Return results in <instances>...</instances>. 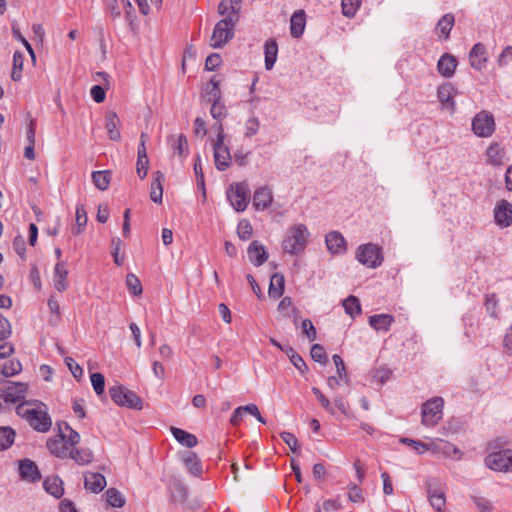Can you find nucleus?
<instances>
[{"label": "nucleus", "mask_w": 512, "mask_h": 512, "mask_svg": "<svg viewBox=\"0 0 512 512\" xmlns=\"http://www.w3.org/2000/svg\"><path fill=\"white\" fill-rule=\"evenodd\" d=\"M394 317L390 314H375L368 318L369 325L376 331H389Z\"/></svg>", "instance_id": "bb28decb"}, {"label": "nucleus", "mask_w": 512, "mask_h": 512, "mask_svg": "<svg viewBox=\"0 0 512 512\" xmlns=\"http://www.w3.org/2000/svg\"><path fill=\"white\" fill-rule=\"evenodd\" d=\"M213 152L216 169L218 171H225L228 169L232 161L228 145H226L225 142L213 143Z\"/></svg>", "instance_id": "f8f14e48"}, {"label": "nucleus", "mask_w": 512, "mask_h": 512, "mask_svg": "<svg viewBox=\"0 0 512 512\" xmlns=\"http://www.w3.org/2000/svg\"><path fill=\"white\" fill-rule=\"evenodd\" d=\"M0 391L4 393L5 403H16L24 400L28 385L23 382L4 381Z\"/></svg>", "instance_id": "9d476101"}, {"label": "nucleus", "mask_w": 512, "mask_h": 512, "mask_svg": "<svg viewBox=\"0 0 512 512\" xmlns=\"http://www.w3.org/2000/svg\"><path fill=\"white\" fill-rule=\"evenodd\" d=\"M311 390L322 407L329 413L334 414V408L331 406L329 399L322 393V391L317 387H312Z\"/></svg>", "instance_id": "6e6d98bb"}, {"label": "nucleus", "mask_w": 512, "mask_h": 512, "mask_svg": "<svg viewBox=\"0 0 512 512\" xmlns=\"http://www.w3.org/2000/svg\"><path fill=\"white\" fill-rule=\"evenodd\" d=\"M273 201L272 190L268 186L258 188L253 195V206L258 211L267 209Z\"/></svg>", "instance_id": "6ab92c4d"}, {"label": "nucleus", "mask_w": 512, "mask_h": 512, "mask_svg": "<svg viewBox=\"0 0 512 512\" xmlns=\"http://www.w3.org/2000/svg\"><path fill=\"white\" fill-rule=\"evenodd\" d=\"M356 259L368 268H377L384 260L381 248L373 243L360 245L356 251Z\"/></svg>", "instance_id": "423d86ee"}, {"label": "nucleus", "mask_w": 512, "mask_h": 512, "mask_svg": "<svg viewBox=\"0 0 512 512\" xmlns=\"http://www.w3.org/2000/svg\"><path fill=\"white\" fill-rule=\"evenodd\" d=\"M65 364L69 368V370H70L71 374L74 376V378H76L77 380L82 378L83 369L72 357H66Z\"/></svg>", "instance_id": "bf43d9fd"}, {"label": "nucleus", "mask_w": 512, "mask_h": 512, "mask_svg": "<svg viewBox=\"0 0 512 512\" xmlns=\"http://www.w3.org/2000/svg\"><path fill=\"white\" fill-rule=\"evenodd\" d=\"M237 22L238 20L229 16L218 21L210 38V46L217 49L227 44L234 37Z\"/></svg>", "instance_id": "7ed1b4c3"}, {"label": "nucleus", "mask_w": 512, "mask_h": 512, "mask_svg": "<svg viewBox=\"0 0 512 512\" xmlns=\"http://www.w3.org/2000/svg\"><path fill=\"white\" fill-rule=\"evenodd\" d=\"M260 128V121L257 117H250L245 122V131L244 135L247 138H251L252 136L256 135Z\"/></svg>", "instance_id": "8fccbe9b"}, {"label": "nucleus", "mask_w": 512, "mask_h": 512, "mask_svg": "<svg viewBox=\"0 0 512 512\" xmlns=\"http://www.w3.org/2000/svg\"><path fill=\"white\" fill-rule=\"evenodd\" d=\"M67 458L74 460L78 465H88L93 461L94 455L89 448L69 449Z\"/></svg>", "instance_id": "c85d7f7f"}, {"label": "nucleus", "mask_w": 512, "mask_h": 512, "mask_svg": "<svg viewBox=\"0 0 512 512\" xmlns=\"http://www.w3.org/2000/svg\"><path fill=\"white\" fill-rule=\"evenodd\" d=\"M302 329L309 341L312 342L316 339V335H317L316 328L310 319L303 320Z\"/></svg>", "instance_id": "e2e57ef3"}, {"label": "nucleus", "mask_w": 512, "mask_h": 512, "mask_svg": "<svg viewBox=\"0 0 512 512\" xmlns=\"http://www.w3.org/2000/svg\"><path fill=\"white\" fill-rule=\"evenodd\" d=\"M253 229L250 222L246 219L241 220L237 226V234L241 240H249L252 236Z\"/></svg>", "instance_id": "09e8293b"}, {"label": "nucleus", "mask_w": 512, "mask_h": 512, "mask_svg": "<svg viewBox=\"0 0 512 512\" xmlns=\"http://www.w3.org/2000/svg\"><path fill=\"white\" fill-rule=\"evenodd\" d=\"M122 240L119 237H113L111 240L112 245V256L114 259V263L118 266H121L123 264V258L119 256V251L122 246Z\"/></svg>", "instance_id": "13d9d810"}, {"label": "nucleus", "mask_w": 512, "mask_h": 512, "mask_svg": "<svg viewBox=\"0 0 512 512\" xmlns=\"http://www.w3.org/2000/svg\"><path fill=\"white\" fill-rule=\"evenodd\" d=\"M226 194L230 204L237 212L246 210L250 199V190L247 183L236 182L230 184Z\"/></svg>", "instance_id": "39448f33"}, {"label": "nucleus", "mask_w": 512, "mask_h": 512, "mask_svg": "<svg viewBox=\"0 0 512 512\" xmlns=\"http://www.w3.org/2000/svg\"><path fill=\"white\" fill-rule=\"evenodd\" d=\"M360 5L361 0H341L343 15L348 18L354 17Z\"/></svg>", "instance_id": "a18cd8bd"}, {"label": "nucleus", "mask_w": 512, "mask_h": 512, "mask_svg": "<svg viewBox=\"0 0 512 512\" xmlns=\"http://www.w3.org/2000/svg\"><path fill=\"white\" fill-rule=\"evenodd\" d=\"M325 243L328 251L334 255L344 254L347 250L346 240L338 231L329 232L325 237Z\"/></svg>", "instance_id": "2eb2a0df"}, {"label": "nucleus", "mask_w": 512, "mask_h": 512, "mask_svg": "<svg viewBox=\"0 0 512 512\" xmlns=\"http://www.w3.org/2000/svg\"><path fill=\"white\" fill-rule=\"evenodd\" d=\"M169 142L173 148L174 153H178L180 157H186L188 154V141L184 134L171 136Z\"/></svg>", "instance_id": "e433bc0d"}, {"label": "nucleus", "mask_w": 512, "mask_h": 512, "mask_svg": "<svg viewBox=\"0 0 512 512\" xmlns=\"http://www.w3.org/2000/svg\"><path fill=\"white\" fill-rule=\"evenodd\" d=\"M456 94V89L451 83H444L437 88V98L439 102L447 109L451 110V112L455 111V101L454 96Z\"/></svg>", "instance_id": "f3484780"}, {"label": "nucleus", "mask_w": 512, "mask_h": 512, "mask_svg": "<svg viewBox=\"0 0 512 512\" xmlns=\"http://www.w3.org/2000/svg\"><path fill=\"white\" fill-rule=\"evenodd\" d=\"M63 485L64 483L58 475L48 476L43 481L44 490L57 499L61 498L64 494Z\"/></svg>", "instance_id": "b1692460"}, {"label": "nucleus", "mask_w": 512, "mask_h": 512, "mask_svg": "<svg viewBox=\"0 0 512 512\" xmlns=\"http://www.w3.org/2000/svg\"><path fill=\"white\" fill-rule=\"evenodd\" d=\"M90 95L96 103H102L105 100V89L101 85H94L90 90Z\"/></svg>", "instance_id": "774afa93"}, {"label": "nucleus", "mask_w": 512, "mask_h": 512, "mask_svg": "<svg viewBox=\"0 0 512 512\" xmlns=\"http://www.w3.org/2000/svg\"><path fill=\"white\" fill-rule=\"evenodd\" d=\"M68 276L67 264L65 261H58L54 267V287L58 292H63L68 288L66 282Z\"/></svg>", "instance_id": "4be33fe9"}, {"label": "nucleus", "mask_w": 512, "mask_h": 512, "mask_svg": "<svg viewBox=\"0 0 512 512\" xmlns=\"http://www.w3.org/2000/svg\"><path fill=\"white\" fill-rule=\"evenodd\" d=\"M92 182L99 190H107L110 184V172L107 170L92 172Z\"/></svg>", "instance_id": "a19ab883"}, {"label": "nucleus", "mask_w": 512, "mask_h": 512, "mask_svg": "<svg viewBox=\"0 0 512 512\" xmlns=\"http://www.w3.org/2000/svg\"><path fill=\"white\" fill-rule=\"evenodd\" d=\"M265 68L271 70L276 62L278 45L274 39H269L264 44Z\"/></svg>", "instance_id": "2f4dec72"}, {"label": "nucleus", "mask_w": 512, "mask_h": 512, "mask_svg": "<svg viewBox=\"0 0 512 512\" xmlns=\"http://www.w3.org/2000/svg\"><path fill=\"white\" fill-rule=\"evenodd\" d=\"M183 461L191 474L194 476H200L202 474V464L196 453L190 451L185 452Z\"/></svg>", "instance_id": "72a5a7b5"}, {"label": "nucleus", "mask_w": 512, "mask_h": 512, "mask_svg": "<svg viewBox=\"0 0 512 512\" xmlns=\"http://www.w3.org/2000/svg\"><path fill=\"white\" fill-rule=\"evenodd\" d=\"M41 406L46 407L38 400H25L16 406V414L26 420L35 431L44 433L50 430L52 421Z\"/></svg>", "instance_id": "f257e3e1"}, {"label": "nucleus", "mask_w": 512, "mask_h": 512, "mask_svg": "<svg viewBox=\"0 0 512 512\" xmlns=\"http://www.w3.org/2000/svg\"><path fill=\"white\" fill-rule=\"evenodd\" d=\"M12 333L10 322L0 313V340L7 339Z\"/></svg>", "instance_id": "0e129e2a"}, {"label": "nucleus", "mask_w": 512, "mask_h": 512, "mask_svg": "<svg viewBox=\"0 0 512 512\" xmlns=\"http://www.w3.org/2000/svg\"><path fill=\"white\" fill-rule=\"evenodd\" d=\"M92 387L97 395H101L105 390V378L101 373L95 372L90 376Z\"/></svg>", "instance_id": "3c124183"}, {"label": "nucleus", "mask_w": 512, "mask_h": 512, "mask_svg": "<svg viewBox=\"0 0 512 512\" xmlns=\"http://www.w3.org/2000/svg\"><path fill=\"white\" fill-rule=\"evenodd\" d=\"M485 464L488 468L499 472H508L512 470V450L504 449L490 453L485 458Z\"/></svg>", "instance_id": "1a4fd4ad"}, {"label": "nucleus", "mask_w": 512, "mask_h": 512, "mask_svg": "<svg viewBox=\"0 0 512 512\" xmlns=\"http://www.w3.org/2000/svg\"><path fill=\"white\" fill-rule=\"evenodd\" d=\"M165 181V175L161 171H156L153 174V179L151 182L150 189V199L157 204L162 203L163 196V183Z\"/></svg>", "instance_id": "393cba45"}, {"label": "nucleus", "mask_w": 512, "mask_h": 512, "mask_svg": "<svg viewBox=\"0 0 512 512\" xmlns=\"http://www.w3.org/2000/svg\"><path fill=\"white\" fill-rule=\"evenodd\" d=\"M106 500L109 505L115 508H121L125 505L124 495L116 488L110 487L105 492Z\"/></svg>", "instance_id": "58836bf2"}, {"label": "nucleus", "mask_w": 512, "mask_h": 512, "mask_svg": "<svg viewBox=\"0 0 512 512\" xmlns=\"http://www.w3.org/2000/svg\"><path fill=\"white\" fill-rule=\"evenodd\" d=\"M495 223L502 227L507 228L512 225V204L505 200H499L494 208Z\"/></svg>", "instance_id": "9b49d317"}, {"label": "nucleus", "mask_w": 512, "mask_h": 512, "mask_svg": "<svg viewBox=\"0 0 512 512\" xmlns=\"http://www.w3.org/2000/svg\"><path fill=\"white\" fill-rule=\"evenodd\" d=\"M119 124L118 115L113 111H108L105 115V128L112 141H119L121 139V133L118 129Z\"/></svg>", "instance_id": "a878e982"}, {"label": "nucleus", "mask_w": 512, "mask_h": 512, "mask_svg": "<svg viewBox=\"0 0 512 512\" xmlns=\"http://www.w3.org/2000/svg\"><path fill=\"white\" fill-rule=\"evenodd\" d=\"M457 67L456 58L448 53L443 54L437 62L438 72L446 78H450L454 75Z\"/></svg>", "instance_id": "5701e85b"}, {"label": "nucleus", "mask_w": 512, "mask_h": 512, "mask_svg": "<svg viewBox=\"0 0 512 512\" xmlns=\"http://www.w3.org/2000/svg\"><path fill=\"white\" fill-rule=\"evenodd\" d=\"M194 172L196 175L197 186L199 188H201L202 190H205V181H204V174H203V170H202L200 155L196 156L195 163H194Z\"/></svg>", "instance_id": "4d7b16f0"}, {"label": "nucleus", "mask_w": 512, "mask_h": 512, "mask_svg": "<svg viewBox=\"0 0 512 512\" xmlns=\"http://www.w3.org/2000/svg\"><path fill=\"white\" fill-rule=\"evenodd\" d=\"M222 63V58L218 53H212L205 60V69L215 71Z\"/></svg>", "instance_id": "680f3d73"}, {"label": "nucleus", "mask_w": 512, "mask_h": 512, "mask_svg": "<svg viewBox=\"0 0 512 512\" xmlns=\"http://www.w3.org/2000/svg\"><path fill=\"white\" fill-rule=\"evenodd\" d=\"M332 359L336 366L338 377L341 380L345 381L346 383H349V377H348L346 366L344 364L342 357L338 354H334Z\"/></svg>", "instance_id": "603ef678"}, {"label": "nucleus", "mask_w": 512, "mask_h": 512, "mask_svg": "<svg viewBox=\"0 0 512 512\" xmlns=\"http://www.w3.org/2000/svg\"><path fill=\"white\" fill-rule=\"evenodd\" d=\"M444 401L441 397H434L422 405V424L426 427H434L443 416Z\"/></svg>", "instance_id": "0eeeda50"}, {"label": "nucleus", "mask_w": 512, "mask_h": 512, "mask_svg": "<svg viewBox=\"0 0 512 512\" xmlns=\"http://www.w3.org/2000/svg\"><path fill=\"white\" fill-rule=\"evenodd\" d=\"M16 433L9 426H0V451L10 448L15 440Z\"/></svg>", "instance_id": "4c0bfd02"}, {"label": "nucleus", "mask_w": 512, "mask_h": 512, "mask_svg": "<svg viewBox=\"0 0 512 512\" xmlns=\"http://www.w3.org/2000/svg\"><path fill=\"white\" fill-rule=\"evenodd\" d=\"M310 354L315 362H318L320 364L327 363V354L322 345L314 344L311 348Z\"/></svg>", "instance_id": "864d4df0"}, {"label": "nucleus", "mask_w": 512, "mask_h": 512, "mask_svg": "<svg viewBox=\"0 0 512 512\" xmlns=\"http://www.w3.org/2000/svg\"><path fill=\"white\" fill-rule=\"evenodd\" d=\"M22 371V364L18 359H10L1 368L2 376L5 378L18 375Z\"/></svg>", "instance_id": "79ce46f5"}, {"label": "nucleus", "mask_w": 512, "mask_h": 512, "mask_svg": "<svg viewBox=\"0 0 512 512\" xmlns=\"http://www.w3.org/2000/svg\"><path fill=\"white\" fill-rule=\"evenodd\" d=\"M454 15L451 13H447L443 15L436 24V31H439V37H443L444 39H448L450 32L454 25Z\"/></svg>", "instance_id": "f704fd0d"}, {"label": "nucleus", "mask_w": 512, "mask_h": 512, "mask_svg": "<svg viewBox=\"0 0 512 512\" xmlns=\"http://www.w3.org/2000/svg\"><path fill=\"white\" fill-rule=\"evenodd\" d=\"M306 14L304 10L295 11L290 18V34L293 38H300L305 30Z\"/></svg>", "instance_id": "412c9836"}, {"label": "nucleus", "mask_w": 512, "mask_h": 512, "mask_svg": "<svg viewBox=\"0 0 512 512\" xmlns=\"http://www.w3.org/2000/svg\"><path fill=\"white\" fill-rule=\"evenodd\" d=\"M470 65L477 71L485 68L487 63V50L484 44L476 43L469 53Z\"/></svg>", "instance_id": "a211bd4d"}, {"label": "nucleus", "mask_w": 512, "mask_h": 512, "mask_svg": "<svg viewBox=\"0 0 512 512\" xmlns=\"http://www.w3.org/2000/svg\"><path fill=\"white\" fill-rule=\"evenodd\" d=\"M84 486L93 493H99L106 486V478L98 472H86L84 475Z\"/></svg>", "instance_id": "aec40b11"}, {"label": "nucleus", "mask_w": 512, "mask_h": 512, "mask_svg": "<svg viewBox=\"0 0 512 512\" xmlns=\"http://www.w3.org/2000/svg\"><path fill=\"white\" fill-rule=\"evenodd\" d=\"M427 495L431 506L437 512H445L446 498L444 491L434 483H427Z\"/></svg>", "instance_id": "dca6fc26"}, {"label": "nucleus", "mask_w": 512, "mask_h": 512, "mask_svg": "<svg viewBox=\"0 0 512 512\" xmlns=\"http://www.w3.org/2000/svg\"><path fill=\"white\" fill-rule=\"evenodd\" d=\"M170 431L175 440L184 447L193 448L198 443V439L194 434L189 433L181 428L172 426Z\"/></svg>", "instance_id": "cd10ccee"}, {"label": "nucleus", "mask_w": 512, "mask_h": 512, "mask_svg": "<svg viewBox=\"0 0 512 512\" xmlns=\"http://www.w3.org/2000/svg\"><path fill=\"white\" fill-rule=\"evenodd\" d=\"M497 305H498V301H497L496 294H488V295H486V297H485V308H486L487 313L491 317H493V318H497L498 317Z\"/></svg>", "instance_id": "5fc2aeb1"}, {"label": "nucleus", "mask_w": 512, "mask_h": 512, "mask_svg": "<svg viewBox=\"0 0 512 512\" xmlns=\"http://www.w3.org/2000/svg\"><path fill=\"white\" fill-rule=\"evenodd\" d=\"M24 64V55L20 51H15L13 54V68L11 78L13 81H19L22 77V70Z\"/></svg>", "instance_id": "37998d69"}, {"label": "nucleus", "mask_w": 512, "mask_h": 512, "mask_svg": "<svg viewBox=\"0 0 512 512\" xmlns=\"http://www.w3.org/2000/svg\"><path fill=\"white\" fill-rule=\"evenodd\" d=\"M46 446L52 455L62 459L67 458L69 449L61 437L48 439Z\"/></svg>", "instance_id": "c756f323"}, {"label": "nucleus", "mask_w": 512, "mask_h": 512, "mask_svg": "<svg viewBox=\"0 0 512 512\" xmlns=\"http://www.w3.org/2000/svg\"><path fill=\"white\" fill-rule=\"evenodd\" d=\"M126 286L128 291L134 296L142 294V284L134 273H128L126 276Z\"/></svg>", "instance_id": "c03bdc74"}, {"label": "nucleus", "mask_w": 512, "mask_h": 512, "mask_svg": "<svg viewBox=\"0 0 512 512\" xmlns=\"http://www.w3.org/2000/svg\"><path fill=\"white\" fill-rule=\"evenodd\" d=\"M109 395L112 401L118 406L141 410L142 399L133 391L123 385H114L109 388Z\"/></svg>", "instance_id": "20e7f679"}, {"label": "nucleus", "mask_w": 512, "mask_h": 512, "mask_svg": "<svg viewBox=\"0 0 512 512\" xmlns=\"http://www.w3.org/2000/svg\"><path fill=\"white\" fill-rule=\"evenodd\" d=\"M87 213L84 205H77L76 207V225L77 229L74 234H80L87 224Z\"/></svg>", "instance_id": "de8ad7c7"}, {"label": "nucleus", "mask_w": 512, "mask_h": 512, "mask_svg": "<svg viewBox=\"0 0 512 512\" xmlns=\"http://www.w3.org/2000/svg\"><path fill=\"white\" fill-rule=\"evenodd\" d=\"M285 279L281 273H274L270 279L269 296L275 299L280 298L284 293Z\"/></svg>", "instance_id": "7c9ffc66"}, {"label": "nucleus", "mask_w": 512, "mask_h": 512, "mask_svg": "<svg viewBox=\"0 0 512 512\" xmlns=\"http://www.w3.org/2000/svg\"><path fill=\"white\" fill-rule=\"evenodd\" d=\"M19 475L30 483L38 482L41 479V473L36 463L28 458L19 460Z\"/></svg>", "instance_id": "ddd939ff"}, {"label": "nucleus", "mask_w": 512, "mask_h": 512, "mask_svg": "<svg viewBox=\"0 0 512 512\" xmlns=\"http://www.w3.org/2000/svg\"><path fill=\"white\" fill-rule=\"evenodd\" d=\"M280 437L289 446L292 452L295 453L298 451V440L293 433L283 431L280 433Z\"/></svg>", "instance_id": "052dcab7"}, {"label": "nucleus", "mask_w": 512, "mask_h": 512, "mask_svg": "<svg viewBox=\"0 0 512 512\" xmlns=\"http://www.w3.org/2000/svg\"><path fill=\"white\" fill-rule=\"evenodd\" d=\"M348 498L350 501L354 503H362L364 502V497L362 495V491L360 487L356 484L351 485L348 493Z\"/></svg>", "instance_id": "69168bd1"}, {"label": "nucleus", "mask_w": 512, "mask_h": 512, "mask_svg": "<svg viewBox=\"0 0 512 512\" xmlns=\"http://www.w3.org/2000/svg\"><path fill=\"white\" fill-rule=\"evenodd\" d=\"M204 97L210 103L222 101V93L220 90V81L213 76L205 89Z\"/></svg>", "instance_id": "473e14b6"}, {"label": "nucleus", "mask_w": 512, "mask_h": 512, "mask_svg": "<svg viewBox=\"0 0 512 512\" xmlns=\"http://www.w3.org/2000/svg\"><path fill=\"white\" fill-rule=\"evenodd\" d=\"M345 312L352 318L361 314V304L359 299L354 295H349L342 303Z\"/></svg>", "instance_id": "ea45409f"}, {"label": "nucleus", "mask_w": 512, "mask_h": 512, "mask_svg": "<svg viewBox=\"0 0 512 512\" xmlns=\"http://www.w3.org/2000/svg\"><path fill=\"white\" fill-rule=\"evenodd\" d=\"M310 232L306 225L300 223L291 226L282 241V249L290 255L303 253L308 244Z\"/></svg>", "instance_id": "f03ea898"}, {"label": "nucleus", "mask_w": 512, "mask_h": 512, "mask_svg": "<svg viewBox=\"0 0 512 512\" xmlns=\"http://www.w3.org/2000/svg\"><path fill=\"white\" fill-rule=\"evenodd\" d=\"M472 131L481 138L490 137L496 128L495 119L492 113L482 110L472 119Z\"/></svg>", "instance_id": "6e6552de"}, {"label": "nucleus", "mask_w": 512, "mask_h": 512, "mask_svg": "<svg viewBox=\"0 0 512 512\" xmlns=\"http://www.w3.org/2000/svg\"><path fill=\"white\" fill-rule=\"evenodd\" d=\"M210 114L216 121H223L228 114L224 102L211 103Z\"/></svg>", "instance_id": "49530a36"}, {"label": "nucleus", "mask_w": 512, "mask_h": 512, "mask_svg": "<svg viewBox=\"0 0 512 512\" xmlns=\"http://www.w3.org/2000/svg\"><path fill=\"white\" fill-rule=\"evenodd\" d=\"M247 254L250 262L259 267L263 265L268 259V252L265 246L258 240H253L247 248Z\"/></svg>", "instance_id": "4468645a"}, {"label": "nucleus", "mask_w": 512, "mask_h": 512, "mask_svg": "<svg viewBox=\"0 0 512 512\" xmlns=\"http://www.w3.org/2000/svg\"><path fill=\"white\" fill-rule=\"evenodd\" d=\"M512 60V46H507L503 49L498 57L497 63L500 67L507 66Z\"/></svg>", "instance_id": "338daca9"}, {"label": "nucleus", "mask_w": 512, "mask_h": 512, "mask_svg": "<svg viewBox=\"0 0 512 512\" xmlns=\"http://www.w3.org/2000/svg\"><path fill=\"white\" fill-rule=\"evenodd\" d=\"M58 437H61L64 443L70 446H75L80 441L79 433L72 429L68 423H64V430L62 429V426L59 425Z\"/></svg>", "instance_id": "c9c22d12"}]
</instances>
